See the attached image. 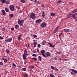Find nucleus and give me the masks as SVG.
I'll return each mask as SVG.
<instances>
[{
    "mask_svg": "<svg viewBox=\"0 0 77 77\" xmlns=\"http://www.w3.org/2000/svg\"><path fill=\"white\" fill-rule=\"evenodd\" d=\"M24 22V20H21L20 19H19L18 20L17 23L18 24H19L20 26H23V24H22Z\"/></svg>",
    "mask_w": 77,
    "mask_h": 77,
    "instance_id": "f257e3e1",
    "label": "nucleus"
},
{
    "mask_svg": "<svg viewBox=\"0 0 77 77\" xmlns=\"http://www.w3.org/2000/svg\"><path fill=\"white\" fill-rule=\"evenodd\" d=\"M71 17H72L73 18H76L74 16V14H69L67 16V17L69 18H71Z\"/></svg>",
    "mask_w": 77,
    "mask_h": 77,
    "instance_id": "f03ea898",
    "label": "nucleus"
},
{
    "mask_svg": "<svg viewBox=\"0 0 77 77\" xmlns=\"http://www.w3.org/2000/svg\"><path fill=\"white\" fill-rule=\"evenodd\" d=\"M9 8L12 12H14L15 10V7L13 5H11L9 6Z\"/></svg>",
    "mask_w": 77,
    "mask_h": 77,
    "instance_id": "7ed1b4c3",
    "label": "nucleus"
},
{
    "mask_svg": "<svg viewBox=\"0 0 77 77\" xmlns=\"http://www.w3.org/2000/svg\"><path fill=\"white\" fill-rule=\"evenodd\" d=\"M36 16H35V14L34 13H32L30 15V17L32 19H35Z\"/></svg>",
    "mask_w": 77,
    "mask_h": 77,
    "instance_id": "20e7f679",
    "label": "nucleus"
},
{
    "mask_svg": "<svg viewBox=\"0 0 77 77\" xmlns=\"http://www.w3.org/2000/svg\"><path fill=\"white\" fill-rule=\"evenodd\" d=\"M46 26V23L45 22H44L42 23L41 26V27H42V28H45V26Z\"/></svg>",
    "mask_w": 77,
    "mask_h": 77,
    "instance_id": "39448f33",
    "label": "nucleus"
},
{
    "mask_svg": "<svg viewBox=\"0 0 77 77\" xmlns=\"http://www.w3.org/2000/svg\"><path fill=\"white\" fill-rule=\"evenodd\" d=\"M42 20L41 19H38L35 21V23L36 24H39V23H41V22H42Z\"/></svg>",
    "mask_w": 77,
    "mask_h": 77,
    "instance_id": "423d86ee",
    "label": "nucleus"
},
{
    "mask_svg": "<svg viewBox=\"0 0 77 77\" xmlns=\"http://www.w3.org/2000/svg\"><path fill=\"white\" fill-rule=\"evenodd\" d=\"M12 38H9L8 39H7L5 40V41H6V42H10L11 41H12Z\"/></svg>",
    "mask_w": 77,
    "mask_h": 77,
    "instance_id": "0eeeda50",
    "label": "nucleus"
},
{
    "mask_svg": "<svg viewBox=\"0 0 77 77\" xmlns=\"http://www.w3.org/2000/svg\"><path fill=\"white\" fill-rule=\"evenodd\" d=\"M58 26H57L53 32V33H56V32L58 30Z\"/></svg>",
    "mask_w": 77,
    "mask_h": 77,
    "instance_id": "6e6552de",
    "label": "nucleus"
},
{
    "mask_svg": "<svg viewBox=\"0 0 77 77\" xmlns=\"http://www.w3.org/2000/svg\"><path fill=\"white\" fill-rule=\"evenodd\" d=\"M48 44H49L50 45V47H51V48H54L55 47V45H53L51 44V43H50L48 42Z\"/></svg>",
    "mask_w": 77,
    "mask_h": 77,
    "instance_id": "1a4fd4ad",
    "label": "nucleus"
},
{
    "mask_svg": "<svg viewBox=\"0 0 77 77\" xmlns=\"http://www.w3.org/2000/svg\"><path fill=\"white\" fill-rule=\"evenodd\" d=\"M24 60H26V58L27 57V56L25 54H23L22 56Z\"/></svg>",
    "mask_w": 77,
    "mask_h": 77,
    "instance_id": "9d476101",
    "label": "nucleus"
},
{
    "mask_svg": "<svg viewBox=\"0 0 77 77\" xmlns=\"http://www.w3.org/2000/svg\"><path fill=\"white\" fill-rule=\"evenodd\" d=\"M46 43V41L45 40H43L42 42V45H45V43Z\"/></svg>",
    "mask_w": 77,
    "mask_h": 77,
    "instance_id": "9b49d317",
    "label": "nucleus"
},
{
    "mask_svg": "<svg viewBox=\"0 0 77 77\" xmlns=\"http://www.w3.org/2000/svg\"><path fill=\"white\" fill-rule=\"evenodd\" d=\"M64 31L65 32H69L70 30L69 29H64Z\"/></svg>",
    "mask_w": 77,
    "mask_h": 77,
    "instance_id": "f8f14e48",
    "label": "nucleus"
},
{
    "mask_svg": "<svg viewBox=\"0 0 77 77\" xmlns=\"http://www.w3.org/2000/svg\"><path fill=\"white\" fill-rule=\"evenodd\" d=\"M71 71L74 73V74H77V71H76L74 69H71Z\"/></svg>",
    "mask_w": 77,
    "mask_h": 77,
    "instance_id": "ddd939ff",
    "label": "nucleus"
},
{
    "mask_svg": "<svg viewBox=\"0 0 77 77\" xmlns=\"http://www.w3.org/2000/svg\"><path fill=\"white\" fill-rule=\"evenodd\" d=\"M46 57H49V56H50L51 54L50 52H48L46 54Z\"/></svg>",
    "mask_w": 77,
    "mask_h": 77,
    "instance_id": "4468645a",
    "label": "nucleus"
},
{
    "mask_svg": "<svg viewBox=\"0 0 77 77\" xmlns=\"http://www.w3.org/2000/svg\"><path fill=\"white\" fill-rule=\"evenodd\" d=\"M22 36V34H20L18 36L17 38V39L19 41H20L21 40V37Z\"/></svg>",
    "mask_w": 77,
    "mask_h": 77,
    "instance_id": "2eb2a0df",
    "label": "nucleus"
},
{
    "mask_svg": "<svg viewBox=\"0 0 77 77\" xmlns=\"http://www.w3.org/2000/svg\"><path fill=\"white\" fill-rule=\"evenodd\" d=\"M2 12L3 13V15H4V16H5V15H6V12H5V11L4 10H2Z\"/></svg>",
    "mask_w": 77,
    "mask_h": 77,
    "instance_id": "dca6fc26",
    "label": "nucleus"
},
{
    "mask_svg": "<svg viewBox=\"0 0 77 77\" xmlns=\"http://www.w3.org/2000/svg\"><path fill=\"white\" fill-rule=\"evenodd\" d=\"M24 53L26 55V56H28V54H27V51L26 50H25L24 51Z\"/></svg>",
    "mask_w": 77,
    "mask_h": 77,
    "instance_id": "f3484780",
    "label": "nucleus"
},
{
    "mask_svg": "<svg viewBox=\"0 0 77 77\" xmlns=\"http://www.w3.org/2000/svg\"><path fill=\"white\" fill-rule=\"evenodd\" d=\"M2 59L3 60H4V62H5V63H6V62H7L8 60H7V59H6L5 58H2Z\"/></svg>",
    "mask_w": 77,
    "mask_h": 77,
    "instance_id": "a211bd4d",
    "label": "nucleus"
},
{
    "mask_svg": "<svg viewBox=\"0 0 77 77\" xmlns=\"http://www.w3.org/2000/svg\"><path fill=\"white\" fill-rule=\"evenodd\" d=\"M37 45V42H34V47L35 48V47H36V45Z\"/></svg>",
    "mask_w": 77,
    "mask_h": 77,
    "instance_id": "6ab92c4d",
    "label": "nucleus"
},
{
    "mask_svg": "<svg viewBox=\"0 0 77 77\" xmlns=\"http://www.w3.org/2000/svg\"><path fill=\"white\" fill-rule=\"evenodd\" d=\"M50 14L51 15L52 17H54V16H55L56 15V14L54 13H51Z\"/></svg>",
    "mask_w": 77,
    "mask_h": 77,
    "instance_id": "aec40b11",
    "label": "nucleus"
},
{
    "mask_svg": "<svg viewBox=\"0 0 77 77\" xmlns=\"http://www.w3.org/2000/svg\"><path fill=\"white\" fill-rule=\"evenodd\" d=\"M5 10L6 12H9V9L6 7L5 8Z\"/></svg>",
    "mask_w": 77,
    "mask_h": 77,
    "instance_id": "412c9836",
    "label": "nucleus"
},
{
    "mask_svg": "<svg viewBox=\"0 0 77 77\" xmlns=\"http://www.w3.org/2000/svg\"><path fill=\"white\" fill-rule=\"evenodd\" d=\"M10 2V0H7L6 1V4L7 5H8V4H9Z\"/></svg>",
    "mask_w": 77,
    "mask_h": 77,
    "instance_id": "4be33fe9",
    "label": "nucleus"
},
{
    "mask_svg": "<svg viewBox=\"0 0 77 77\" xmlns=\"http://www.w3.org/2000/svg\"><path fill=\"white\" fill-rule=\"evenodd\" d=\"M42 14V17H45V12L43 11Z\"/></svg>",
    "mask_w": 77,
    "mask_h": 77,
    "instance_id": "5701e85b",
    "label": "nucleus"
},
{
    "mask_svg": "<svg viewBox=\"0 0 77 77\" xmlns=\"http://www.w3.org/2000/svg\"><path fill=\"white\" fill-rule=\"evenodd\" d=\"M63 32H61L59 35V38H61V36H62V35H63Z\"/></svg>",
    "mask_w": 77,
    "mask_h": 77,
    "instance_id": "b1692460",
    "label": "nucleus"
},
{
    "mask_svg": "<svg viewBox=\"0 0 77 77\" xmlns=\"http://www.w3.org/2000/svg\"><path fill=\"white\" fill-rule=\"evenodd\" d=\"M15 27L16 29H18V28L19 27V26L16 25L15 26Z\"/></svg>",
    "mask_w": 77,
    "mask_h": 77,
    "instance_id": "393cba45",
    "label": "nucleus"
},
{
    "mask_svg": "<svg viewBox=\"0 0 77 77\" xmlns=\"http://www.w3.org/2000/svg\"><path fill=\"white\" fill-rule=\"evenodd\" d=\"M45 50H42L41 53L42 54H44L45 53Z\"/></svg>",
    "mask_w": 77,
    "mask_h": 77,
    "instance_id": "a878e982",
    "label": "nucleus"
},
{
    "mask_svg": "<svg viewBox=\"0 0 77 77\" xmlns=\"http://www.w3.org/2000/svg\"><path fill=\"white\" fill-rule=\"evenodd\" d=\"M20 1L21 3H25V1L24 0H20Z\"/></svg>",
    "mask_w": 77,
    "mask_h": 77,
    "instance_id": "bb28decb",
    "label": "nucleus"
},
{
    "mask_svg": "<svg viewBox=\"0 0 77 77\" xmlns=\"http://www.w3.org/2000/svg\"><path fill=\"white\" fill-rule=\"evenodd\" d=\"M12 66L14 67H16V64H15L14 63H12Z\"/></svg>",
    "mask_w": 77,
    "mask_h": 77,
    "instance_id": "cd10ccee",
    "label": "nucleus"
},
{
    "mask_svg": "<svg viewBox=\"0 0 77 77\" xmlns=\"http://www.w3.org/2000/svg\"><path fill=\"white\" fill-rule=\"evenodd\" d=\"M23 74L25 76V77H26L27 76H29V75H28L26 73H23Z\"/></svg>",
    "mask_w": 77,
    "mask_h": 77,
    "instance_id": "c85d7f7f",
    "label": "nucleus"
},
{
    "mask_svg": "<svg viewBox=\"0 0 77 77\" xmlns=\"http://www.w3.org/2000/svg\"><path fill=\"white\" fill-rule=\"evenodd\" d=\"M0 2H2V3H5V2H6V1L5 0H2L0 1Z\"/></svg>",
    "mask_w": 77,
    "mask_h": 77,
    "instance_id": "c756f323",
    "label": "nucleus"
},
{
    "mask_svg": "<svg viewBox=\"0 0 77 77\" xmlns=\"http://www.w3.org/2000/svg\"><path fill=\"white\" fill-rule=\"evenodd\" d=\"M72 13H73L76 12L75 9H74L72 11Z\"/></svg>",
    "mask_w": 77,
    "mask_h": 77,
    "instance_id": "7c9ffc66",
    "label": "nucleus"
},
{
    "mask_svg": "<svg viewBox=\"0 0 77 77\" xmlns=\"http://www.w3.org/2000/svg\"><path fill=\"white\" fill-rule=\"evenodd\" d=\"M6 52L7 54H9V53L10 52V51H9V50H7V51H6Z\"/></svg>",
    "mask_w": 77,
    "mask_h": 77,
    "instance_id": "2f4dec72",
    "label": "nucleus"
},
{
    "mask_svg": "<svg viewBox=\"0 0 77 77\" xmlns=\"http://www.w3.org/2000/svg\"><path fill=\"white\" fill-rule=\"evenodd\" d=\"M51 69H55V67L53 66H51Z\"/></svg>",
    "mask_w": 77,
    "mask_h": 77,
    "instance_id": "473e14b6",
    "label": "nucleus"
},
{
    "mask_svg": "<svg viewBox=\"0 0 77 77\" xmlns=\"http://www.w3.org/2000/svg\"><path fill=\"white\" fill-rule=\"evenodd\" d=\"M33 60H34L35 61H36L37 60V58L36 57H33L32 58Z\"/></svg>",
    "mask_w": 77,
    "mask_h": 77,
    "instance_id": "72a5a7b5",
    "label": "nucleus"
},
{
    "mask_svg": "<svg viewBox=\"0 0 77 77\" xmlns=\"http://www.w3.org/2000/svg\"><path fill=\"white\" fill-rule=\"evenodd\" d=\"M38 57L39 58V60H40V61H41L42 60V58H41V57L40 56H38Z\"/></svg>",
    "mask_w": 77,
    "mask_h": 77,
    "instance_id": "f704fd0d",
    "label": "nucleus"
},
{
    "mask_svg": "<svg viewBox=\"0 0 77 77\" xmlns=\"http://www.w3.org/2000/svg\"><path fill=\"white\" fill-rule=\"evenodd\" d=\"M29 67L30 68H35V66H30Z\"/></svg>",
    "mask_w": 77,
    "mask_h": 77,
    "instance_id": "c9c22d12",
    "label": "nucleus"
},
{
    "mask_svg": "<svg viewBox=\"0 0 77 77\" xmlns=\"http://www.w3.org/2000/svg\"><path fill=\"white\" fill-rule=\"evenodd\" d=\"M22 71H26V68H23L22 69Z\"/></svg>",
    "mask_w": 77,
    "mask_h": 77,
    "instance_id": "e433bc0d",
    "label": "nucleus"
},
{
    "mask_svg": "<svg viewBox=\"0 0 77 77\" xmlns=\"http://www.w3.org/2000/svg\"><path fill=\"white\" fill-rule=\"evenodd\" d=\"M56 53H57L58 54H60L61 53V52H58V51H57Z\"/></svg>",
    "mask_w": 77,
    "mask_h": 77,
    "instance_id": "4c0bfd02",
    "label": "nucleus"
},
{
    "mask_svg": "<svg viewBox=\"0 0 77 77\" xmlns=\"http://www.w3.org/2000/svg\"><path fill=\"white\" fill-rule=\"evenodd\" d=\"M38 48H40V47H41V45L40 44H38Z\"/></svg>",
    "mask_w": 77,
    "mask_h": 77,
    "instance_id": "58836bf2",
    "label": "nucleus"
},
{
    "mask_svg": "<svg viewBox=\"0 0 77 77\" xmlns=\"http://www.w3.org/2000/svg\"><path fill=\"white\" fill-rule=\"evenodd\" d=\"M26 47L29 48V45L28 44H27L26 45Z\"/></svg>",
    "mask_w": 77,
    "mask_h": 77,
    "instance_id": "ea45409f",
    "label": "nucleus"
},
{
    "mask_svg": "<svg viewBox=\"0 0 77 77\" xmlns=\"http://www.w3.org/2000/svg\"><path fill=\"white\" fill-rule=\"evenodd\" d=\"M14 16V14H10V17L11 18V17H13Z\"/></svg>",
    "mask_w": 77,
    "mask_h": 77,
    "instance_id": "a19ab883",
    "label": "nucleus"
},
{
    "mask_svg": "<svg viewBox=\"0 0 77 77\" xmlns=\"http://www.w3.org/2000/svg\"><path fill=\"white\" fill-rule=\"evenodd\" d=\"M37 56V55L35 54L32 55V56H33V57H35V56Z\"/></svg>",
    "mask_w": 77,
    "mask_h": 77,
    "instance_id": "79ce46f5",
    "label": "nucleus"
},
{
    "mask_svg": "<svg viewBox=\"0 0 77 77\" xmlns=\"http://www.w3.org/2000/svg\"><path fill=\"white\" fill-rule=\"evenodd\" d=\"M73 15H74V17H75V15H77V12L73 14Z\"/></svg>",
    "mask_w": 77,
    "mask_h": 77,
    "instance_id": "37998d69",
    "label": "nucleus"
},
{
    "mask_svg": "<svg viewBox=\"0 0 77 77\" xmlns=\"http://www.w3.org/2000/svg\"><path fill=\"white\" fill-rule=\"evenodd\" d=\"M11 30H12V31L14 30V27H12L11 29Z\"/></svg>",
    "mask_w": 77,
    "mask_h": 77,
    "instance_id": "c03bdc74",
    "label": "nucleus"
},
{
    "mask_svg": "<svg viewBox=\"0 0 77 77\" xmlns=\"http://www.w3.org/2000/svg\"><path fill=\"white\" fill-rule=\"evenodd\" d=\"M0 65H3V63L2 62H0Z\"/></svg>",
    "mask_w": 77,
    "mask_h": 77,
    "instance_id": "a18cd8bd",
    "label": "nucleus"
},
{
    "mask_svg": "<svg viewBox=\"0 0 77 77\" xmlns=\"http://www.w3.org/2000/svg\"><path fill=\"white\" fill-rule=\"evenodd\" d=\"M42 56H44V57H47L46 56V54H45H45H42Z\"/></svg>",
    "mask_w": 77,
    "mask_h": 77,
    "instance_id": "49530a36",
    "label": "nucleus"
},
{
    "mask_svg": "<svg viewBox=\"0 0 77 77\" xmlns=\"http://www.w3.org/2000/svg\"><path fill=\"white\" fill-rule=\"evenodd\" d=\"M57 3H60L61 2H62V1H58L57 2Z\"/></svg>",
    "mask_w": 77,
    "mask_h": 77,
    "instance_id": "de8ad7c7",
    "label": "nucleus"
},
{
    "mask_svg": "<svg viewBox=\"0 0 77 77\" xmlns=\"http://www.w3.org/2000/svg\"><path fill=\"white\" fill-rule=\"evenodd\" d=\"M3 39V37L0 36V39Z\"/></svg>",
    "mask_w": 77,
    "mask_h": 77,
    "instance_id": "09e8293b",
    "label": "nucleus"
},
{
    "mask_svg": "<svg viewBox=\"0 0 77 77\" xmlns=\"http://www.w3.org/2000/svg\"><path fill=\"white\" fill-rule=\"evenodd\" d=\"M24 64H26V61L24 60Z\"/></svg>",
    "mask_w": 77,
    "mask_h": 77,
    "instance_id": "8fccbe9b",
    "label": "nucleus"
},
{
    "mask_svg": "<svg viewBox=\"0 0 77 77\" xmlns=\"http://www.w3.org/2000/svg\"><path fill=\"white\" fill-rule=\"evenodd\" d=\"M5 28H3L2 30L3 32H4V31H5Z\"/></svg>",
    "mask_w": 77,
    "mask_h": 77,
    "instance_id": "3c124183",
    "label": "nucleus"
},
{
    "mask_svg": "<svg viewBox=\"0 0 77 77\" xmlns=\"http://www.w3.org/2000/svg\"><path fill=\"white\" fill-rule=\"evenodd\" d=\"M32 52L33 53H36V51H35V50H33L32 51Z\"/></svg>",
    "mask_w": 77,
    "mask_h": 77,
    "instance_id": "603ef678",
    "label": "nucleus"
},
{
    "mask_svg": "<svg viewBox=\"0 0 77 77\" xmlns=\"http://www.w3.org/2000/svg\"><path fill=\"white\" fill-rule=\"evenodd\" d=\"M34 38H36V37H37V35H35L34 36Z\"/></svg>",
    "mask_w": 77,
    "mask_h": 77,
    "instance_id": "864d4df0",
    "label": "nucleus"
},
{
    "mask_svg": "<svg viewBox=\"0 0 77 77\" xmlns=\"http://www.w3.org/2000/svg\"><path fill=\"white\" fill-rule=\"evenodd\" d=\"M59 59L60 60H63L62 59V58H59Z\"/></svg>",
    "mask_w": 77,
    "mask_h": 77,
    "instance_id": "5fc2aeb1",
    "label": "nucleus"
},
{
    "mask_svg": "<svg viewBox=\"0 0 77 77\" xmlns=\"http://www.w3.org/2000/svg\"><path fill=\"white\" fill-rule=\"evenodd\" d=\"M54 70H55V71H56L57 70H58V69H55Z\"/></svg>",
    "mask_w": 77,
    "mask_h": 77,
    "instance_id": "6e6d98bb",
    "label": "nucleus"
},
{
    "mask_svg": "<svg viewBox=\"0 0 77 77\" xmlns=\"http://www.w3.org/2000/svg\"><path fill=\"white\" fill-rule=\"evenodd\" d=\"M41 6H42V8H43L44 6V5H42Z\"/></svg>",
    "mask_w": 77,
    "mask_h": 77,
    "instance_id": "4d7b16f0",
    "label": "nucleus"
},
{
    "mask_svg": "<svg viewBox=\"0 0 77 77\" xmlns=\"http://www.w3.org/2000/svg\"><path fill=\"white\" fill-rule=\"evenodd\" d=\"M64 60H69V59H66Z\"/></svg>",
    "mask_w": 77,
    "mask_h": 77,
    "instance_id": "13d9d810",
    "label": "nucleus"
},
{
    "mask_svg": "<svg viewBox=\"0 0 77 77\" xmlns=\"http://www.w3.org/2000/svg\"><path fill=\"white\" fill-rule=\"evenodd\" d=\"M54 59L55 60H57V58H54Z\"/></svg>",
    "mask_w": 77,
    "mask_h": 77,
    "instance_id": "bf43d9fd",
    "label": "nucleus"
},
{
    "mask_svg": "<svg viewBox=\"0 0 77 77\" xmlns=\"http://www.w3.org/2000/svg\"><path fill=\"white\" fill-rule=\"evenodd\" d=\"M35 3H36L37 2L36 0H35L34 1Z\"/></svg>",
    "mask_w": 77,
    "mask_h": 77,
    "instance_id": "052dcab7",
    "label": "nucleus"
},
{
    "mask_svg": "<svg viewBox=\"0 0 77 77\" xmlns=\"http://www.w3.org/2000/svg\"><path fill=\"white\" fill-rule=\"evenodd\" d=\"M71 74L73 75V74H74V73L72 72H71Z\"/></svg>",
    "mask_w": 77,
    "mask_h": 77,
    "instance_id": "680f3d73",
    "label": "nucleus"
},
{
    "mask_svg": "<svg viewBox=\"0 0 77 77\" xmlns=\"http://www.w3.org/2000/svg\"><path fill=\"white\" fill-rule=\"evenodd\" d=\"M58 51H59V52H61V51H60V49H58Z\"/></svg>",
    "mask_w": 77,
    "mask_h": 77,
    "instance_id": "e2e57ef3",
    "label": "nucleus"
},
{
    "mask_svg": "<svg viewBox=\"0 0 77 77\" xmlns=\"http://www.w3.org/2000/svg\"><path fill=\"white\" fill-rule=\"evenodd\" d=\"M17 9H20V8L19 7H17Z\"/></svg>",
    "mask_w": 77,
    "mask_h": 77,
    "instance_id": "0e129e2a",
    "label": "nucleus"
},
{
    "mask_svg": "<svg viewBox=\"0 0 77 77\" xmlns=\"http://www.w3.org/2000/svg\"><path fill=\"white\" fill-rule=\"evenodd\" d=\"M75 10L76 11V12H77V9H75Z\"/></svg>",
    "mask_w": 77,
    "mask_h": 77,
    "instance_id": "69168bd1",
    "label": "nucleus"
},
{
    "mask_svg": "<svg viewBox=\"0 0 77 77\" xmlns=\"http://www.w3.org/2000/svg\"><path fill=\"white\" fill-rule=\"evenodd\" d=\"M23 13V12L22 11H21L20 12V13Z\"/></svg>",
    "mask_w": 77,
    "mask_h": 77,
    "instance_id": "338daca9",
    "label": "nucleus"
},
{
    "mask_svg": "<svg viewBox=\"0 0 77 77\" xmlns=\"http://www.w3.org/2000/svg\"><path fill=\"white\" fill-rule=\"evenodd\" d=\"M18 67H19L20 68H21L20 66H18Z\"/></svg>",
    "mask_w": 77,
    "mask_h": 77,
    "instance_id": "774afa93",
    "label": "nucleus"
}]
</instances>
